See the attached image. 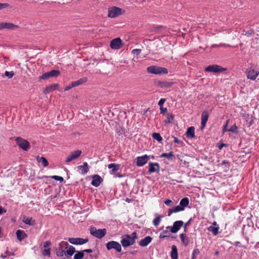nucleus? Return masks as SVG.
Segmentation results:
<instances>
[{"label":"nucleus","instance_id":"obj_49","mask_svg":"<svg viewBox=\"0 0 259 259\" xmlns=\"http://www.w3.org/2000/svg\"><path fill=\"white\" fill-rule=\"evenodd\" d=\"M142 50L139 49H135L132 50V53L134 55H139L141 53Z\"/></svg>","mask_w":259,"mask_h":259},{"label":"nucleus","instance_id":"obj_14","mask_svg":"<svg viewBox=\"0 0 259 259\" xmlns=\"http://www.w3.org/2000/svg\"><path fill=\"white\" fill-rule=\"evenodd\" d=\"M160 169L159 164L158 163L150 162L149 163L148 172L152 174L155 172H159Z\"/></svg>","mask_w":259,"mask_h":259},{"label":"nucleus","instance_id":"obj_26","mask_svg":"<svg viewBox=\"0 0 259 259\" xmlns=\"http://www.w3.org/2000/svg\"><path fill=\"white\" fill-rule=\"evenodd\" d=\"M23 222L26 225L34 226L35 224V221L32 218L24 216L22 220Z\"/></svg>","mask_w":259,"mask_h":259},{"label":"nucleus","instance_id":"obj_37","mask_svg":"<svg viewBox=\"0 0 259 259\" xmlns=\"http://www.w3.org/2000/svg\"><path fill=\"white\" fill-rule=\"evenodd\" d=\"M168 230V229L163 230L162 232L160 233L159 237L160 239H163L169 236L170 233Z\"/></svg>","mask_w":259,"mask_h":259},{"label":"nucleus","instance_id":"obj_21","mask_svg":"<svg viewBox=\"0 0 259 259\" xmlns=\"http://www.w3.org/2000/svg\"><path fill=\"white\" fill-rule=\"evenodd\" d=\"M75 252V247L72 245H69L65 251V256L67 258L71 257Z\"/></svg>","mask_w":259,"mask_h":259},{"label":"nucleus","instance_id":"obj_8","mask_svg":"<svg viewBox=\"0 0 259 259\" xmlns=\"http://www.w3.org/2000/svg\"><path fill=\"white\" fill-rule=\"evenodd\" d=\"M226 69L218 65H209L205 69V71L208 72H213L214 73L222 72L225 71Z\"/></svg>","mask_w":259,"mask_h":259},{"label":"nucleus","instance_id":"obj_24","mask_svg":"<svg viewBox=\"0 0 259 259\" xmlns=\"http://www.w3.org/2000/svg\"><path fill=\"white\" fill-rule=\"evenodd\" d=\"M208 114L206 113L203 112L201 115V128L202 130L205 127V126L206 125V123L208 120Z\"/></svg>","mask_w":259,"mask_h":259},{"label":"nucleus","instance_id":"obj_50","mask_svg":"<svg viewBox=\"0 0 259 259\" xmlns=\"http://www.w3.org/2000/svg\"><path fill=\"white\" fill-rule=\"evenodd\" d=\"M51 245V242L50 241H46L42 244L43 247L45 248H48V247Z\"/></svg>","mask_w":259,"mask_h":259},{"label":"nucleus","instance_id":"obj_31","mask_svg":"<svg viewBox=\"0 0 259 259\" xmlns=\"http://www.w3.org/2000/svg\"><path fill=\"white\" fill-rule=\"evenodd\" d=\"M36 159L37 162H41L44 166L47 167L49 165V162L47 159L44 157H39L37 156L36 157Z\"/></svg>","mask_w":259,"mask_h":259},{"label":"nucleus","instance_id":"obj_7","mask_svg":"<svg viewBox=\"0 0 259 259\" xmlns=\"http://www.w3.org/2000/svg\"><path fill=\"white\" fill-rule=\"evenodd\" d=\"M122 10L121 9L113 7L108 9V17L110 18H115L122 14Z\"/></svg>","mask_w":259,"mask_h":259},{"label":"nucleus","instance_id":"obj_6","mask_svg":"<svg viewBox=\"0 0 259 259\" xmlns=\"http://www.w3.org/2000/svg\"><path fill=\"white\" fill-rule=\"evenodd\" d=\"M106 248L107 250H110L111 249H114L117 252H120L122 250L121 244L115 241H111L106 243Z\"/></svg>","mask_w":259,"mask_h":259},{"label":"nucleus","instance_id":"obj_60","mask_svg":"<svg viewBox=\"0 0 259 259\" xmlns=\"http://www.w3.org/2000/svg\"><path fill=\"white\" fill-rule=\"evenodd\" d=\"M227 144H222L218 146V148H219L220 150H221V149H222L223 148V147H227Z\"/></svg>","mask_w":259,"mask_h":259},{"label":"nucleus","instance_id":"obj_57","mask_svg":"<svg viewBox=\"0 0 259 259\" xmlns=\"http://www.w3.org/2000/svg\"><path fill=\"white\" fill-rule=\"evenodd\" d=\"M229 161H228L227 160H223V161H222L221 163L219 164V165L227 164V167L228 168L229 167Z\"/></svg>","mask_w":259,"mask_h":259},{"label":"nucleus","instance_id":"obj_9","mask_svg":"<svg viewBox=\"0 0 259 259\" xmlns=\"http://www.w3.org/2000/svg\"><path fill=\"white\" fill-rule=\"evenodd\" d=\"M183 224L182 221H177L174 223L172 227L167 226L166 229H169L170 232L172 233H176L183 226Z\"/></svg>","mask_w":259,"mask_h":259},{"label":"nucleus","instance_id":"obj_46","mask_svg":"<svg viewBox=\"0 0 259 259\" xmlns=\"http://www.w3.org/2000/svg\"><path fill=\"white\" fill-rule=\"evenodd\" d=\"M52 178L56 181L63 182L64 179L63 178L60 176H52Z\"/></svg>","mask_w":259,"mask_h":259},{"label":"nucleus","instance_id":"obj_2","mask_svg":"<svg viewBox=\"0 0 259 259\" xmlns=\"http://www.w3.org/2000/svg\"><path fill=\"white\" fill-rule=\"evenodd\" d=\"M147 71L149 73L155 75L166 74L168 73V70L166 68L155 65L147 67Z\"/></svg>","mask_w":259,"mask_h":259},{"label":"nucleus","instance_id":"obj_35","mask_svg":"<svg viewBox=\"0 0 259 259\" xmlns=\"http://www.w3.org/2000/svg\"><path fill=\"white\" fill-rule=\"evenodd\" d=\"M69 246V245L67 242L62 241V242L58 244V249H62L65 250V249H67Z\"/></svg>","mask_w":259,"mask_h":259},{"label":"nucleus","instance_id":"obj_28","mask_svg":"<svg viewBox=\"0 0 259 259\" xmlns=\"http://www.w3.org/2000/svg\"><path fill=\"white\" fill-rule=\"evenodd\" d=\"M171 258L172 259H178V249L177 246L172 245L171 247V251L170 253Z\"/></svg>","mask_w":259,"mask_h":259},{"label":"nucleus","instance_id":"obj_43","mask_svg":"<svg viewBox=\"0 0 259 259\" xmlns=\"http://www.w3.org/2000/svg\"><path fill=\"white\" fill-rule=\"evenodd\" d=\"M172 156H173V153H172V152H170L169 153H162L160 155V157L161 158L165 157V158H166L169 159Z\"/></svg>","mask_w":259,"mask_h":259},{"label":"nucleus","instance_id":"obj_15","mask_svg":"<svg viewBox=\"0 0 259 259\" xmlns=\"http://www.w3.org/2000/svg\"><path fill=\"white\" fill-rule=\"evenodd\" d=\"M18 26L11 23L2 22L0 23V30L3 29H14Z\"/></svg>","mask_w":259,"mask_h":259},{"label":"nucleus","instance_id":"obj_48","mask_svg":"<svg viewBox=\"0 0 259 259\" xmlns=\"http://www.w3.org/2000/svg\"><path fill=\"white\" fill-rule=\"evenodd\" d=\"M229 131L232 132L233 133H237V127L236 125H232L229 130Z\"/></svg>","mask_w":259,"mask_h":259},{"label":"nucleus","instance_id":"obj_36","mask_svg":"<svg viewBox=\"0 0 259 259\" xmlns=\"http://www.w3.org/2000/svg\"><path fill=\"white\" fill-rule=\"evenodd\" d=\"M75 254L74 256V259H82L84 257L83 251H76Z\"/></svg>","mask_w":259,"mask_h":259},{"label":"nucleus","instance_id":"obj_61","mask_svg":"<svg viewBox=\"0 0 259 259\" xmlns=\"http://www.w3.org/2000/svg\"><path fill=\"white\" fill-rule=\"evenodd\" d=\"M82 251H83V253L84 252H87V253H91L93 252V250L92 249H84L83 250H82Z\"/></svg>","mask_w":259,"mask_h":259},{"label":"nucleus","instance_id":"obj_44","mask_svg":"<svg viewBox=\"0 0 259 259\" xmlns=\"http://www.w3.org/2000/svg\"><path fill=\"white\" fill-rule=\"evenodd\" d=\"M5 75L8 78H12L14 75V73L13 71H6L5 72Z\"/></svg>","mask_w":259,"mask_h":259},{"label":"nucleus","instance_id":"obj_45","mask_svg":"<svg viewBox=\"0 0 259 259\" xmlns=\"http://www.w3.org/2000/svg\"><path fill=\"white\" fill-rule=\"evenodd\" d=\"M51 77L49 72L44 73L41 76H40V79L45 80Z\"/></svg>","mask_w":259,"mask_h":259},{"label":"nucleus","instance_id":"obj_20","mask_svg":"<svg viewBox=\"0 0 259 259\" xmlns=\"http://www.w3.org/2000/svg\"><path fill=\"white\" fill-rule=\"evenodd\" d=\"M58 88L59 85L58 84H54L50 85L46 88V89L44 91V93L46 95L48 94L55 90H59Z\"/></svg>","mask_w":259,"mask_h":259},{"label":"nucleus","instance_id":"obj_63","mask_svg":"<svg viewBox=\"0 0 259 259\" xmlns=\"http://www.w3.org/2000/svg\"><path fill=\"white\" fill-rule=\"evenodd\" d=\"M5 254H6V255H7V256H10V255H11V253H10V252L8 250H7L6 251V252H5Z\"/></svg>","mask_w":259,"mask_h":259},{"label":"nucleus","instance_id":"obj_38","mask_svg":"<svg viewBox=\"0 0 259 259\" xmlns=\"http://www.w3.org/2000/svg\"><path fill=\"white\" fill-rule=\"evenodd\" d=\"M152 138L154 140L157 141L158 142H161V141H162V137L161 136L160 134L158 133H154L152 134Z\"/></svg>","mask_w":259,"mask_h":259},{"label":"nucleus","instance_id":"obj_39","mask_svg":"<svg viewBox=\"0 0 259 259\" xmlns=\"http://www.w3.org/2000/svg\"><path fill=\"white\" fill-rule=\"evenodd\" d=\"M51 77H57L60 74V71L57 70H52L49 72Z\"/></svg>","mask_w":259,"mask_h":259},{"label":"nucleus","instance_id":"obj_16","mask_svg":"<svg viewBox=\"0 0 259 259\" xmlns=\"http://www.w3.org/2000/svg\"><path fill=\"white\" fill-rule=\"evenodd\" d=\"M102 181V179L99 175H94L93 177V180L91 184L93 186L97 187L100 186Z\"/></svg>","mask_w":259,"mask_h":259},{"label":"nucleus","instance_id":"obj_64","mask_svg":"<svg viewBox=\"0 0 259 259\" xmlns=\"http://www.w3.org/2000/svg\"><path fill=\"white\" fill-rule=\"evenodd\" d=\"M1 257H2L3 259H5L7 257V255H6V254H2L1 255Z\"/></svg>","mask_w":259,"mask_h":259},{"label":"nucleus","instance_id":"obj_13","mask_svg":"<svg viewBox=\"0 0 259 259\" xmlns=\"http://www.w3.org/2000/svg\"><path fill=\"white\" fill-rule=\"evenodd\" d=\"M81 154V151L79 150H77L73 152H72L66 158V162L68 163L71 161L72 160L77 158L78 157L80 156Z\"/></svg>","mask_w":259,"mask_h":259},{"label":"nucleus","instance_id":"obj_54","mask_svg":"<svg viewBox=\"0 0 259 259\" xmlns=\"http://www.w3.org/2000/svg\"><path fill=\"white\" fill-rule=\"evenodd\" d=\"M174 142L175 143H177L178 144H181L182 143V141L179 140L177 138L174 137Z\"/></svg>","mask_w":259,"mask_h":259},{"label":"nucleus","instance_id":"obj_4","mask_svg":"<svg viewBox=\"0 0 259 259\" xmlns=\"http://www.w3.org/2000/svg\"><path fill=\"white\" fill-rule=\"evenodd\" d=\"M246 75L248 79L255 80L259 75V69L254 67H249L246 70Z\"/></svg>","mask_w":259,"mask_h":259},{"label":"nucleus","instance_id":"obj_33","mask_svg":"<svg viewBox=\"0 0 259 259\" xmlns=\"http://www.w3.org/2000/svg\"><path fill=\"white\" fill-rule=\"evenodd\" d=\"M108 167L111 169L112 172L117 171L120 168V165L115 163H110L108 165Z\"/></svg>","mask_w":259,"mask_h":259},{"label":"nucleus","instance_id":"obj_56","mask_svg":"<svg viewBox=\"0 0 259 259\" xmlns=\"http://www.w3.org/2000/svg\"><path fill=\"white\" fill-rule=\"evenodd\" d=\"M74 87V86H72V83L69 84V85L65 87V88L64 89V91H67L69 90H70L71 89H72V88Z\"/></svg>","mask_w":259,"mask_h":259},{"label":"nucleus","instance_id":"obj_62","mask_svg":"<svg viewBox=\"0 0 259 259\" xmlns=\"http://www.w3.org/2000/svg\"><path fill=\"white\" fill-rule=\"evenodd\" d=\"M234 245L236 246H239V247H241L242 245L240 243V242L239 241H236L234 242Z\"/></svg>","mask_w":259,"mask_h":259},{"label":"nucleus","instance_id":"obj_10","mask_svg":"<svg viewBox=\"0 0 259 259\" xmlns=\"http://www.w3.org/2000/svg\"><path fill=\"white\" fill-rule=\"evenodd\" d=\"M68 241L74 245H82L89 241V239L81 238H69Z\"/></svg>","mask_w":259,"mask_h":259},{"label":"nucleus","instance_id":"obj_53","mask_svg":"<svg viewBox=\"0 0 259 259\" xmlns=\"http://www.w3.org/2000/svg\"><path fill=\"white\" fill-rule=\"evenodd\" d=\"M164 203L167 206H171L172 201L170 199H167L164 201Z\"/></svg>","mask_w":259,"mask_h":259},{"label":"nucleus","instance_id":"obj_52","mask_svg":"<svg viewBox=\"0 0 259 259\" xmlns=\"http://www.w3.org/2000/svg\"><path fill=\"white\" fill-rule=\"evenodd\" d=\"M9 6V5L7 3H0V10L6 8Z\"/></svg>","mask_w":259,"mask_h":259},{"label":"nucleus","instance_id":"obj_23","mask_svg":"<svg viewBox=\"0 0 259 259\" xmlns=\"http://www.w3.org/2000/svg\"><path fill=\"white\" fill-rule=\"evenodd\" d=\"M187 137L189 138H194L195 137V128L194 126H190L188 128L185 134Z\"/></svg>","mask_w":259,"mask_h":259},{"label":"nucleus","instance_id":"obj_59","mask_svg":"<svg viewBox=\"0 0 259 259\" xmlns=\"http://www.w3.org/2000/svg\"><path fill=\"white\" fill-rule=\"evenodd\" d=\"M253 33V30L248 31L246 32L245 35L247 36H250L251 34Z\"/></svg>","mask_w":259,"mask_h":259},{"label":"nucleus","instance_id":"obj_11","mask_svg":"<svg viewBox=\"0 0 259 259\" xmlns=\"http://www.w3.org/2000/svg\"><path fill=\"white\" fill-rule=\"evenodd\" d=\"M122 46V40L119 37L113 39L110 44V47L112 49L118 50Z\"/></svg>","mask_w":259,"mask_h":259},{"label":"nucleus","instance_id":"obj_19","mask_svg":"<svg viewBox=\"0 0 259 259\" xmlns=\"http://www.w3.org/2000/svg\"><path fill=\"white\" fill-rule=\"evenodd\" d=\"M174 84L173 82L166 81H159L157 82V85L161 88L167 89L170 88Z\"/></svg>","mask_w":259,"mask_h":259},{"label":"nucleus","instance_id":"obj_47","mask_svg":"<svg viewBox=\"0 0 259 259\" xmlns=\"http://www.w3.org/2000/svg\"><path fill=\"white\" fill-rule=\"evenodd\" d=\"M199 252H200L198 249H194L192 253L193 258L194 259L196 258V256L199 254Z\"/></svg>","mask_w":259,"mask_h":259},{"label":"nucleus","instance_id":"obj_27","mask_svg":"<svg viewBox=\"0 0 259 259\" xmlns=\"http://www.w3.org/2000/svg\"><path fill=\"white\" fill-rule=\"evenodd\" d=\"M184 208L180 205L176 206L172 209L169 210L168 212V216H170L172 213H176L184 210Z\"/></svg>","mask_w":259,"mask_h":259},{"label":"nucleus","instance_id":"obj_5","mask_svg":"<svg viewBox=\"0 0 259 259\" xmlns=\"http://www.w3.org/2000/svg\"><path fill=\"white\" fill-rule=\"evenodd\" d=\"M16 142L18 146L24 151H27L30 148V144L28 141L21 137H17Z\"/></svg>","mask_w":259,"mask_h":259},{"label":"nucleus","instance_id":"obj_32","mask_svg":"<svg viewBox=\"0 0 259 259\" xmlns=\"http://www.w3.org/2000/svg\"><path fill=\"white\" fill-rule=\"evenodd\" d=\"M189 203V199L187 197H185L182 199L180 202V205L183 207L184 209L185 207L187 206Z\"/></svg>","mask_w":259,"mask_h":259},{"label":"nucleus","instance_id":"obj_58","mask_svg":"<svg viewBox=\"0 0 259 259\" xmlns=\"http://www.w3.org/2000/svg\"><path fill=\"white\" fill-rule=\"evenodd\" d=\"M6 211L7 210L5 208L0 206V214L6 212Z\"/></svg>","mask_w":259,"mask_h":259},{"label":"nucleus","instance_id":"obj_41","mask_svg":"<svg viewBox=\"0 0 259 259\" xmlns=\"http://www.w3.org/2000/svg\"><path fill=\"white\" fill-rule=\"evenodd\" d=\"M51 248H45L44 250L41 251V254L44 256H47L50 257L51 255Z\"/></svg>","mask_w":259,"mask_h":259},{"label":"nucleus","instance_id":"obj_29","mask_svg":"<svg viewBox=\"0 0 259 259\" xmlns=\"http://www.w3.org/2000/svg\"><path fill=\"white\" fill-rule=\"evenodd\" d=\"M155 215L156 218L153 220V224L154 226L157 227L159 225L163 217L157 213Z\"/></svg>","mask_w":259,"mask_h":259},{"label":"nucleus","instance_id":"obj_40","mask_svg":"<svg viewBox=\"0 0 259 259\" xmlns=\"http://www.w3.org/2000/svg\"><path fill=\"white\" fill-rule=\"evenodd\" d=\"M174 119V116L171 113H168L166 114V119L165 120L166 124L171 123Z\"/></svg>","mask_w":259,"mask_h":259},{"label":"nucleus","instance_id":"obj_55","mask_svg":"<svg viewBox=\"0 0 259 259\" xmlns=\"http://www.w3.org/2000/svg\"><path fill=\"white\" fill-rule=\"evenodd\" d=\"M160 113L163 114L165 112H166L167 111V108H163V106H161V107H160Z\"/></svg>","mask_w":259,"mask_h":259},{"label":"nucleus","instance_id":"obj_34","mask_svg":"<svg viewBox=\"0 0 259 259\" xmlns=\"http://www.w3.org/2000/svg\"><path fill=\"white\" fill-rule=\"evenodd\" d=\"M219 227L218 226H210L208 228V230L212 232L214 235H217L219 233Z\"/></svg>","mask_w":259,"mask_h":259},{"label":"nucleus","instance_id":"obj_3","mask_svg":"<svg viewBox=\"0 0 259 259\" xmlns=\"http://www.w3.org/2000/svg\"><path fill=\"white\" fill-rule=\"evenodd\" d=\"M90 232L94 237L98 239H101L106 234L107 230L105 228L97 229L95 227H91L90 229Z\"/></svg>","mask_w":259,"mask_h":259},{"label":"nucleus","instance_id":"obj_1","mask_svg":"<svg viewBox=\"0 0 259 259\" xmlns=\"http://www.w3.org/2000/svg\"><path fill=\"white\" fill-rule=\"evenodd\" d=\"M137 239V233L136 232H133L131 235L126 234L122 236L120 243L124 248H126L134 245Z\"/></svg>","mask_w":259,"mask_h":259},{"label":"nucleus","instance_id":"obj_17","mask_svg":"<svg viewBox=\"0 0 259 259\" xmlns=\"http://www.w3.org/2000/svg\"><path fill=\"white\" fill-rule=\"evenodd\" d=\"M152 238L150 236H146L139 242V245L142 247L147 246L151 241Z\"/></svg>","mask_w":259,"mask_h":259},{"label":"nucleus","instance_id":"obj_18","mask_svg":"<svg viewBox=\"0 0 259 259\" xmlns=\"http://www.w3.org/2000/svg\"><path fill=\"white\" fill-rule=\"evenodd\" d=\"M77 168L82 175L86 174L89 170L88 164L86 162H83V165L78 166Z\"/></svg>","mask_w":259,"mask_h":259},{"label":"nucleus","instance_id":"obj_51","mask_svg":"<svg viewBox=\"0 0 259 259\" xmlns=\"http://www.w3.org/2000/svg\"><path fill=\"white\" fill-rule=\"evenodd\" d=\"M166 101V99H164V98H161L160 99V100L158 102V105L161 107V106H163L164 103H165V102Z\"/></svg>","mask_w":259,"mask_h":259},{"label":"nucleus","instance_id":"obj_42","mask_svg":"<svg viewBox=\"0 0 259 259\" xmlns=\"http://www.w3.org/2000/svg\"><path fill=\"white\" fill-rule=\"evenodd\" d=\"M65 251L64 250L62 249H57L56 251V254L59 257H62L64 255L65 256Z\"/></svg>","mask_w":259,"mask_h":259},{"label":"nucleus","instance_id":"obj_22","mask_svg":"<svg viewBox=\"0 0 259 259\" xmlns=\"http://www.w3.org/2000/svg\"><path fill=\"white\" fill-rule=\"evenodd\" d=\"M180 239H181L182 244L185 246H187L190 242L189 238L187 236V235L186 234H184V233L181 234L180 235Z\"/></svg>","mask_w":259,"mask_h":259},{"label":"nucleus","instance_id":"obj_30","mask_svg":"<svg viewBox=\"0 0 259 259\" xmlns=\"http://www.w3.org/2000/svg\"><path fill=\"white\" fill-rule=\"evenodd\" d=\"M87 81V78L86 77L81 78L77 81L72 82V86L76 87L78 86L80 84H82Z\"/></svg>","mask_w":259,"mask_h":259},{"label":"nucleus","instance_id":"obj_25","mask_svg":"<svg viewBox=\"0 0 259 259\" xmlns=\"http://www.w3.org/2000/svg\"><path fill=\"white\" fill-rule=\"evenodd\" d=\"M16 234L18 240L20 241L27 237V235L25 232L21 230H17Z\"/></svg>","mask_w":259,"mask_h":259},{"label":"nucleus","instance_id":"obj_12","mask_svg":"<svg viewBox=\"0 0 259 259\" xmlns=\"http://www.w3.org/2000/svg\"><path fill=\"white\" fill-rule=\"evenodd\" d=\"M149 160V156L146 154L137 157L136 164L138 166L141 167L145 164Z\"/></svg>","mask_w":259,"mask_h":259}]
</instances>
